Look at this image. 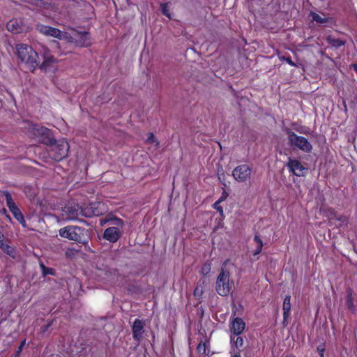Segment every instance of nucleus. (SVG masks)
<instances>
[{"instance_id":"obj_1","label":"nucleus","mask_w":357,"mask_h":357,"mask_svg":"<svg viewBox=\"0 0 357 357\" xmlns=\"http://www.w3.org/2000/svg\"><path fill=\"white\" fill-rule=\"evenodd\" d=\"M24 135L31 139L40 138L39 140L47 146L49 157L54 161L59 162L68 155L70 149L68 142L65 139H54L45 127L24 120Z\"/></svg>"},{"instance_id":"obj_2","label":"nucleus","mask_w":357,"mask_h":357,"mask_svg":"<svg viewBox=\"0 0 357 357\" xmlns=\"http://www.w3.org/2000/svg\"><path fill=\"white\" fill-rule=\"evenodd\" d=\"M229 261V259H227L222 263L215 282L216 292L221 296H228L234 289V282L230 280V273L226 267Z\"/></svg>"},{"instance_id":"obj_3","label":"nucleus","mask_w":357,"mask_h":357,"mask_svg":"<svg viewBox=\"0 0 357 357\" xmlns=\"http://www.w3.org/2000/svg\"><path fill=\"white\" fill-rule=\"evenodd\" d=\"M59 235L69 240L74 241L79 243H86V229L77 226H66L59 229Z\"/></svg>"},{"instance_id":"obj_4","label":"nucleus","mask_w":357,"mask_h":357,"mask_svg":"<svg viewBox=\"0 0 357 357\" xmlns=\"http://www.w3.org/2000/svg\"><path fill=\"white\" fill-rule=\"evenodd\" d=\"M287 135L289 144L292 147H296L305 153H310L312 150V145L307 138L296 135L289 128L285 130Z\"/></svg>"},{"instance_id":"obj_5","label":"nucleus","mask_w":357,"mask_h":357,"mask_svg":"<svg viewBox=\"0 0 357 357\" xmlns=\"http://www.w3.org/2000/svg\"><path fill=\"white\" fill-rule=\"evenodd\" d=\"M38 59V53L32 47L24 44V63L28 70L33 72L39 64Z\"/></svg>"},{"instance_id":"obj_6","label":"nucleus","mask_w":357,"mask_h":357,"mask_svg":"<svg viewBox=\"0 0 357 357\" xmlns=\"http://www.w3.org/2000/svg\"><path fill=\"white\" fill-rule=\"evenodd\" d=\"M323 213L324 215L327 218L331 226L341 227L347 224V218L344 215H337V212L332 208H326Z\"/></svg>"},{"instance_id":"obj_7","label":"nucleus","mask_w":357,"mask_h":357,"mask_svg":"<svg viewBox=\"0 0 357 357\" xmlns=\"http://www.w3.org/2000/svg\"><path fill=\"white\" fill-rule=\"evenodd\" d=\"M286 167L290 173L298 177L305 176L307 172V168L298 159L289 158Z\"/></svg>"},{"instance_id":"obj_8","label":"nucleus","mask_w":357,"mask_h":357,"mask_svg":"<svg viewBox=\"0 0 357 357\" xmlns=\"http://www.w3.org/2000/svg\"><path fill=\"white\" fill-rule=\"evenodd\" d=\"M252 169L245 164L236 167L232 171V176L238 182H245L250 178Z\"/></svg>"},{"instance_id":"obj_9","label":"nucleus","mask_w":357,"mask_h":357,"mask_svg":"<svg viewBox=\"0 0 357 357\" xmlns=\"http://www.w3.org/2000/svg\"><path fill=\"white\" fill-rule=\"evenodd\" d=\"M122 235L121 229L116 227H109L105 229L102 238L107 241L114 243L119 241Z\"/></svg>"},{"instance_id":"obj_10","label":"nucleus","mask_w":357,"mask_h":357,"mask_svg":"<svg viewBox=\"0 0 357 357\" xmlns=\"http://www.w3.org/2000/svg\"><path fill=\"white\" fill-rule=\"evenodd\" d=\"M4 196L6 197V201L7 204V206L12 212L15 218L20 222L22 223V214L20 212V210L17 208L15 202L12 199V196L9 192L6 191L3 192Z\"/></svg>"},{"instance_id":"obj_11","label":"nucleus","mask_w":357,"mask_h":357,"mask_svg":"<svg viewBox=\"0 0 357 357\" xmlns=\"http://www.w3.org/2000/svg\"><path fill=\"white\" fill-rule=\"evenodd\" d=\"M36 29L43 35L52 36L59 39L62 38V32L57 28L38 24H37Z\"/></svg>"},{"instance_id":"obj_12","label":"nucleus","mask_w":357,"mask_h":357,"mask_svg":"<svg viewBox=\"0 0 357 357\" xmlns=\"http://www.w3.org/2000/svg\"><path fill=\"white\" fill-rule=\"evenodd\" d=\"M144 333V321L139 319H136L132 326V337L135 340L139 342L142 340Z\"/></svg>"},{"instance_id":"obj_13","label":"nucleus","mask_w":357,"mask_h":357,"mask_svg":"<svg viewBox=\"0 0 357 357\" xmlns=\"http://www.w3.org/2000/svg\"><path fill=\"white\" fill-rule=\"evenodd\" d=\"M245 328V322L239 317L234 318L230 324L231 335H241Z\"/></svg>"},{"instance_id":"obj_14","label":"nucleus","mask_w":357,"mask_h":357,"mask_svg":"<svg viewBox=\"0 0 357 357\" xmlns=\"http://www.w3.org/2000/svg\"><path fill=\"white\" fill-rule=\"evenodd\" d=\"M109 223L112 227H116L119 228L120 229H122L124 226V222L122 219L114 215L113 214L110 213L107 215L103 219L100 220V225H102L103 224Z\"/></svg>"},{"instance_id":"obj_15","label":"nucleus","mask_w":357,"mask_h":357,"mask_svg":"<svg viewBox=\"0 0 357 357\" xmlns=\"http://www.w3.org/2000/svg\"><path fill=\"white\" fill-rule=\"evenodd\" d=\"M291 296L287 295L283 301L282 310H283V321L282 324L284 326L287 325V320L289 317L291 312Z\"/></svg>"},{"instance_id":"obj_16","label":"nucleus","mask_w":357,"mask_h":357,"mask_svg":"<svg viewBox=\"0 0 357 357\" xmlns=\"http://www.w3.org/2000/svg\"><path fill=\"white\" fill-rule=\"evenodd\" d=\"M43 57L44 60L40 66V68L42 70H49L56 63V59L52 55L44 54Z\"/></svg>"},{"instance_id":"obj_17","label":"nucleus","mask_w":357,"mask_h":357,"mask_svg":"<svg viewBox=\"0 0 357 357\" xmlns=\"http://www.w3.org/2000/svg\"><path fill=\"white\" fill-rule=\"evenodd\" d=\"M91 204L94 216H100L107 211V206L102 202H91Z\"/></svg>"},{"instance_id":"obj_18","label":"nucleus","mask_w":357,"mask_h":357,"mask_svg":"<svg viewBox=\"0 0 357 357\" xmlns=\"http://www.w3.org/2000/svg\"><path fill=\"white\" fill-rule=\"evenodd\" d=\"M77 43L81 47H89L91 45V38L89 32L82 31L77 33Z\"/></svg>"},{"instance_id":"obj_19","label":"nucleus","mask_w":357,"mask_h":357,"mask_svg":"<svg viewBox=\"0 0 357 357\" xmlns=\"http://www.w3.org/2000/svg\"><path fill=\"white\" fill-rule=\"evenodd\" d=\"M35 6L39 10L43 8H49L52 6L51 0H24V3Z\"/></svg>"},{"instance_id":"obj_20","label":"nucleus","mask_w":357,"mask_h":357,"mask_svg":"<svg viewBox=\"0 0 357 357\" xmlns=\"http://www.w3.org/2000/svg\"><path fill=\"white\" fill-rule=\"evenodd\" d=\"M6 29L13 33H19L22 31V23L16 19L10 20L6 24Z\"/></svg>"},{"instance_id":"obj_21","label":"nucleus","mask_w":357,"mask_h":357,"mask_svg":"<svg viewBox=\"0 0 357 357\" xmlns=\"http://www.w3.org/2000/svg\"><path fill=\"white\" fill-rule=\"evenodd\" d=\"M4 236L0 231V248L2 251L12 257H15V250L14 248L3 242Z\"/></svg>"},{"instance_id":"obj_22","label":"nucleus","mask_w":357,"mask_h":357,"mask_svg":"<svg viewBox=\"0 0 357 357\" xmlns=\"http://www.w3.org/2000/svg\"><path fill=\"white\" fill-rule=\"evenodd\" d=\"M230 342L236 348L238 351H241L244 343L242 337L239 336V335H230Z\"/></svg>"},{"instance_id":"obj_23","label":"nucleus","mask_w":357,"mask_h":357,"mask_svg":"<svg viewBox=\"0 0 357 357\" xmlns=\"http://www.w3.org/2000/svg\"><path fill=\"white\" fill-rule=\"evenodd\" d=\"M326 42L332 47H335V48H339L342 46H344L345 44H346V41L345 40H341V39H339V38H335L334 37H333L332 36H328L326 37Z\"/></svg>"},{"instance_id":"obj_24","label":"nucleus","mask_w":357,"mask_h":357,"mask_svg":"<svg viewBox=\"0 0 357 357\" xmlns=\"http://www.w3.org/2000/svg\"><path fill=\"white\" fill-rule=\"evenodd\" d=\"M67 212L71 219H76L80 215V207L78 205L69 206Z\"/></svg>"},{"instance_id":"obj_25","label":"nucleus","mask_w":357,"mask_h":357,"mask_svg":"<svg viewBox=\"0 0 357 357\" xmlns=\"http://www.w3.org/2000/svg\"><path fill=\"white\" fill-rule=\"evenodd\" d=\"M91 203L89 205L80 207V215L86 218H91L93 215Z\"/></svg>"},{"instance_id":"obj_26","label":"nucleus","mask_w":357,"mask_h":357,"mask_svg":"<svg viewBox=\"0 0 357 357\" xmlns=\"http://www.w3.org/2000/svg\"><path fill=\"white\" fill-rule=\"evenodd\" d=\"M128 294H138L141 291L140 287L135 284H129L126 288Z\"/></svg>"},{"instance_id":"obj_27","label":"nucleus","mask_w":357,"mask_h":357,"mask_svg":"<svg viewBox=\"0 0 357 357\" xmlns=\"http://www.w3.org/2000/svg\"><path fill=\"white\" fill-rule=\"evenodd\" d=\"M310 16L312 17L313 21H315L317 23L324 24L328 22V18L321 17L319 14L314 12H311Z\"/></svg>"},{"instance_id":"obj_28","label":"nucleus","mask_w":357,"mask_h":357,"mask_svg":"<svg viewBox=\"0 0 357 357\" xmlns=\"http://www.w3.org/2000/svg\"><path fill=\"white\" fill-rule=\"evenodd\" d=\"M40 268L44 276L55 275V270L52 268L46 267L43 263L40 264Z\"/></svg>"},{"instance_id":"obj_29","label":"nucleus","mask_w":357,"mask_h":357,"mask_svg":"<svg viewBox=\"0 0 357 357\" xmlns=\"http://www.w3.org/2000/svg\"><path fill=\"white\" fill-rule=\"evenodd\" d=\"M211 269V264L209 261L204 262L200 269V273L204 276L207 275Z\"/></svg>"},{"instance_id":"obj_30","label":"nucleus","mask_w":357,"mask_h":357,"mask_svg":"<svg viewBox=\"0 0 357 357\" xmlns=\"http://www.w3.org/2000/svg\"><path fill=\"white\" fill-rule=\"evenodd\" d=\"M207 349L206 342L201 340L197 347L198 353L205 354Z\"/></svg>"},{"instance_id":"obj_31","label":"nucleus","mask_w":357,"mask_h":357,"mask_svg":"<svg viewBox=\"0 0 357 357\" xmlns=\"http://www.w3.org/2000/svg\"><path fill=\"white\" fill-rule=\"evenodd\" d=\"M346 303L347 307L349 310H353L354 308V299L351 291L347 295Z\"/></svg>"},{"instance_id":"obj_32","label":"nucleus","mask_w":357,"mask_h":357,"mask_svg":"<svg viewBox=\"0 0 357 357\" xmlns=\"http://www.w3.org/2000/svg\"><path fill=\"white\" fill-rule=\"evenodd\" d=\"M146 143H148L149 144L156 143V146L159 145V142H158L157 139L155 138V137L153 132L149 133V137L146 139Z\"/></svg>"},{"instance_id":"obj_33","label":"nucleus","mask_w":357,"mask_h":357,"mask_svg":"<svg viewBox=\"0 0 357 357\" xmlns=\"http://www.w3.org/2000/svg\"><path fill=\"white\" fill-rule=\"evenodd\" d=\"M161 11H162V13L168 17L169 18H170L171 17V15L169 12V9H168V3H162L161 6Z\"/></svg>"},{"instance_id":"obj_34","label":"nucleus","mask_w":357,"mask_h":357,"mask_svg":"<svg viewBox=\"0 0 357 357\" xmlns=\"http://www.w3.org/2000/svg\"><path fill=\"white\" fill-rule=\"evenodd\" d=\"M203 294V287L200 285H197L194 290V296L196 298H200Z\"/></svg>"},{"instance_id":"obj_35","label":"nucleus","mask_w":357,"mask_h":357,"mask_svg":"<svg viewBox=\"0 0 357 357\" xmlns=\"http://www.w3.org/2000/svg\"><path fill=\"white\" fill-rule=\"evenodd\" d=\"M281 61H285L289 65L293 67H296L297 65L294 63L290 56H282L280 57Z\"/></svg>"},{"instance_id":"obj_36","label":"nucleus","mask_w":357,"mask_h":357,"mask_svg":"<svg viewBox=\"0 0 357 357\" xmlns=\"http://www.w3.org/2000/svg\"><path fill=\"white\" fill-rule=\"evenodd\" d=\"M222 202L218 199L213 204V208L217 210L220 213H223V208L220 206Z\"/></svg>"},{"instance_id":"obj_37","label":"nucleus","mask_w":357,"mask_h":357,"mask_svg":"<svg viewBox=\"0 0 357 357\" xmlns=\"http://www.w3.org/2000/svg\"><path fill=\"white\" fill-rule=\"evenodd\" d=\"M296 130L301 134H304L306 135L310 134V129L305 126H301L299 128H296Z\"/></svg>"},{"instance_id":"obj_38","label":"nucleus","mask_w":357,"mask_h":357,"mask_svg":"<svg viewBox=\"0 0 357 357\" xmlns=\"http://www.w3.org/2000/svg\"><path fill=\"white\" fill-rule=\"evenodd\" d=\"M319 357H324L325 348L324 346H318L317 348Z\"/></svg>"},{"instance_id":"obj_39","label":"nucleus","mask_w":357,"mask_h":357,"mask_svg":"<svg viewBox=\"0 0 357 357\" xmlns=\"http://www.w3.org/2000/svg\"><path fill=\"white\" fill-rule=\"evenodd\" d=\"M229 196V194L228 192L225 190H223V192L220 196V197L218 199V200L221 202H224Z\"/></svg>"},{"instance_id":"obj_40","label":"nucleus","mask_w":357,"mask_h":357,"mask_svg":"<svg viewBox=\"0 0 357 357\" xmlns=\"http://www.w3.org/2000/svg\"><path fill=\"white\" fill-rule=\"evenodd\" d=\"M254 241L257 243V245L263 246V241L259 235H255Z\"/></svg>"},{"instance_id":"obj_41","label":"nucleus","mask_w":357,"mask_h":357,"mask_svg":"<svg viewBox=\"0 0 357 357\" xmlns=\"http://www.w3.org/2000/svg\"><path fill=\"white\" fill-rule=\"evenodd\" d=\"M254 241L257 243V245L263 246V241L259 235H255Z\"/></svg>"},{"instance_id":"obj_42","label":"nucleus","mask_w":357,"mask_h":357,"mask_svg":"<svg viewBox=\"0 0 357 357\" xmlns=\"http://www.w3.org/2000/svg\"><path fill=\"white\" fill-rule=\"evenodd\" d=\"M262 248H263V246L257 245L254 253H253V255L256 256V255H258L259 254H260L262 250Z\"/></svg>"},{"instance_id":"obj_43","label":"nucleus","mask_w":357,"mask_h":357,"mask_svg":"<svg viewBox=\"0 0 357 357\" xmlns=\"http://www.w3.org/2000/svg\"><path fill=\"white\" fill-rule=\"evenodd\" d=\"M18 349H19V351H17V354L16 355L15 357H20V351L22 349V342L20 344V345L18 347Z\"/></svg>"},{"instance_id":"obj_44","label":"nucleus","mask_w":357,"mask_h":357,"mask_svg":"<svg viewBox=\"0 0 357 357\" xmlns=\"http://www.w3.org/2000/svg\"><path fill=\"white\" fill-rule=\"evenodd\" d=\"M350 68L353 69L355 72L357 73V64L356 63H351L350 65Z\"/></svg>"},{"instance_id":"obj_45","label":"nucleus","mask_w":357,"mask_h":357,"mask_svg":"<svg viewBox=\"0 0 357 357\" xmlns=\"http://www.w3.org/2000/svg\"><path fill=\"white\" fill-rule=\"evenodd\" d=\"M231 357H241L240 351H237L234 355L231 356Z\"/></svg>"},{"instance_id":"obj_46","label":"nucleus","mask_w":357,"mask_h":357,"mask_svg":"<svg viewBox=\"0 0 357 357\" xmlns=\"http://www.w3.org/2000/svg\"><path fill=\"white\" fill-rule=\"evenodd\" d=\"M50 326H51V324H48L47 325H46V326H45V328H44V330H43V331H45V330H47V328H48V327H50Z\"/></svg>"},{"instance_id":"obj_47","label":"nucleus","mask_w":357,"mask_h":357,"mask_svg":"<svg viewBox=\"0 0 357 357\" xmlns=\"http://www.w3.org/2000/svg\"><path fill=\"white\" fill-rule=\"evenodd\" d=\"M20 46V45H17V50L18 52H20V48H19Z\"/></svg>"},{"instance_id":"obj_48","label":"nucleus","mask_w":357,"mask_h":357,"mask_svg":"<svg viewBox=\"0 0 357 357\" xmlns=\"http://www.w3.org/2000/svg\"><path fill=\"white\" fill-rule=\"evenodd\" d=\"M23 344H24V346L26 344V339H24Z\"/></svg>"},{"instance_id":"obj_49","label":"nucleus","mask_w":357,"mask_h":357,"mask_svg":"<svg viewBox=\"0 0 357 357\" xmlns=\"http://www.w3.org/2000/svg\"><path fill=\"white\" fill-rule=\"evenodd\" d=\"M285 357H295V356L289 355V356H286Z\"/></svg>"},{"instance_id":"obj_50","label":"nucleus","mask_w":357,"mask_h":357,"mask_svg":"<svg viewBox=\"0 0 357 357\" xmlns=\"http://www.w3.org/2000/svg\"><path fill=\"white\" fill-rule=\"evenodd\" d=\"M23 222H24V227L25 226V220H23Z\"/></svg>"}]
</instances>
